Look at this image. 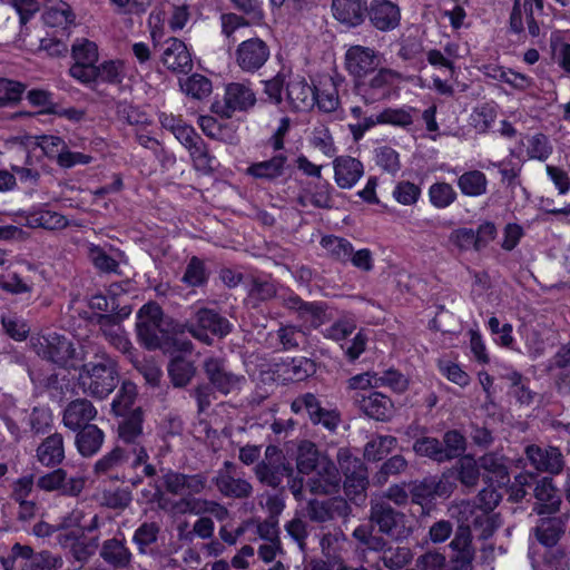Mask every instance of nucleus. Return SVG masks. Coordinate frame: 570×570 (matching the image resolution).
<instances>
[{
    "label": "nucleus",
    "instance_id": "ea45409f",
    "mask_svg": "<svg viewBox=\"0 0 570 570\" xmlns=\"http://www.w3.org/2000/svg\"><path fill=\"white\" fill-rule=\"evenodd\" d=\"M346 544L347 540L343 533H326L320 541L322 553L332 563V567L342 563V552Z\"/></svg>",
    "mask_w": 570,
    "mask_h": 570
},
{
    "label": "nucleus",
    "instance_id": "603ef678",
    "mask_svg": "<svg viewBox=\"0 0 570 570\" xmlns=\"http://www.w3.org/2000/svg\"><path fill=\"white\" fill-rule=\"evenodd\" d=\"M168 373L175 386L181 387L189 383L195 374V367L191 362L177 356L168 365Z\"/></svg>",
    "mask_w": 570,
    "mask_h": 570
},
{
    "label": "nucleus",
    "instance_id": "cd10ccee",
    "mask_svg": "<svg viewBox=\"0 0 570 570\" xmlns=\"http://www.w3.org/2000/svg\"><path fill=\"white\" fill-rule=\"evenodd\" d=\"M537 503L533 511L539 515H551L559 510L561 498L551 479L542 478L534 488Z\"/></svg>",
    "mask_w": 570,
    "mask_h": 570
},
{
    "label": "nucleus",
    "instance_id": "f3484780",
    "mask_svg": "<svg viewBox=\"0 0 570 570\" xmlns=\"http://www.w3.org/2000/svg\"><path fill=\"white\" fill-rule=\"evenodd\" d=\"M86 484L82 475L68 478L63 469L50 471L37 480V487L46 492L60 491L63 495L78 497Z\"/></svg>",
    "mask_w": 570,
    "mask_h": 570
},
{
    "label": "nucleus",
    "instance_id": "6e6d98bb",
    "mask_svg": "<svg viewBox=\"0 0 570 570\" xmlns=\"http://www.w3.org/2000/svg\"><path fill=\"white\" fill-rule=\"evenodd\" d=\"M413 450L416 454L428 456L438 462L446 461L445 451H443L442 443L435 438H421L413 444Z\"/></svg>",
    "mask_w": 570,
    "mask_h": 570
},
{
    "label": "nucleus",
    "instance_id": "79ce46f5",
    "mask_svg": "<svg viewBox=\"0 0 570 570\" xmlns=\"http://www.w3.org/2000/svg\"><path fill=\"white\" fill-rule=\"evenodd\" d=\"M563 532L562 522L558 518H541L534 529L535 537L546 547L554 546Z\"/></svg>",
    "mask_w": 570,
    "mask_h": 570
},
{
    "label": "nucleus",
    "instance_id": "49530a36",
    "mask_svg": "<svg viewBox=\"0 0 570 570\" xmlns=\"http://www.w3.org/2000/svg\"><path fill=\"white\" fill-rule=\"evenodd\" d=\"M321 460H327L326 458H320L315 445L311 442H304L298 448L297 454V470L299 473L309 474L315 470L318 471Z\"/></svg>",
    "mask_w": 570,
    "mask_h": 570
},
{
    "label": "nucleus",
    "instance_id": "a878e982",
    "mask_svg": "<svg viewBox=\"0 0 570 570\" xmlns=\"http://www.w3.org/2000/svg\"><path fill=\"white\" fill-rule=\"evenodd\" d=\"M286 98L292 109L307 110L315 102V89L303 77H291L286 83Z\"/></svg>",
    "mask_w": 570,
    "mask_h": 570
},
{
    "label": "nucleus",
    "instance_id": "c85d7f7f",
    "mask_svg": "<svg viewBox=\"0 0 570 570\" xmlns=\"http://www.w3.org/2000/svg\"><path fill=\"white\" fill-rule=\"evenodd\" d=\"M454 551L449 570H472L474 549L471 546L470 532L458 530L450 543Z\"/></svg>",
    "mask_w": 570,
    "mask_h": 570
},
{
    "label": "nucleus",
    "instance_id": "e2e57ef3",
    "mask_svg": "<svg viewBox=\"0 0 570 570\" xmlns=\"http://www.w3.org/2000/svg\"><path fill=\"white\" fill-rule=\"evenodd\" d=\"M315 102L324 112L335 111L340 106L338 92L335 83L331 80L321 90H315Z\"/></svg>",
    "mask_w": 570,
    "mask_h": 570
},
{
    "label": "nucleus",
    "instance_id": "37998d69",
    "mask_svg": "<svg viewBox=\"0 0 570 570\" xmlns=\"http://www.w3.org/2000/svg\"><path fill=\"white\" fill-rule=\"evenodd\" d=\"M179 86L185 95L197 100L207 98L213 90L212 81L199 73H194L190 77L180 80Z\"/></svg>",
    "mask_w": 570,
    "mask_h": 570
},
{
    "label": "nucleus",
    "instance_id": "a18cd8bd",
    "mask_svg": "<svg viewBox=\"0 0 570 570\" xmlns=\"http://www.w3.org/2000/svg\"><path fill=\"white\" fill-rule=\"evenodd\" d=\"M83 535L82 530H73L68 533L57 534V541L62 548H70L76 560L80 562L87 561L91 551L83 543L80 542V538Z\"/></svg>",
    "mask_w": 570,
    "mask_h": 570
},
{
    "label": "nucleus",
    "instance_id": "a211bd4d",
    "mask_svg": "<svg viewBox=\"0 0 570 570\" xmlns=\"http://www.w3.org/2000/svg\"><path fill=\"white\" fill-rule=\"evenodd\" d=\"M291 407L296 414L305 411L313 423L322 424L331 431L336 429L340 421L337 413L323 409L317 397L312 393H305L297 396L292 402Z\"/></svg>",
    "mask_w": 570,
    "mask_h": 570
},
{
    "label": "nucleus",
    "instance_id": "6e6552de",
    "mask_svg": "<svg viewBox=\"0 0 570 570\" xmlns=\"http://www.w3.org/2000/svg\"><path fill=\"white\" fill-rule=\"evenodd\" d=\"M371 520L381 532L400 540L410 534V527L406 525V518L403 513L395 511L384 499L372 502Z\"/></svg>",
    "mask_w": 570,
    "mask_h": 570
},
{
    "label": "nucleus",
    "instance_id": "052dcab7",
    "mask_svg": "<svg viewBox=\"0 0 570 570\" xmlns=\"http://www.w3.org/2000/svg\"><path fill=\"white\" fill-rule=\"evenodd\" d=\"M321 244L328 254L341 262H347L353 252V246L348 240L336 236H325Z\"/></svg>",
    "mask_w": 570,
    "mask_h": 570
},
{
    "label": "nucleus",
    "instance_id": "0e129e2a",
    "mask_svg": "<svg viewBox=\"0 0 570 570\" xmlns=\"http://www.w3.org/2000/svg\"><path fill=\"white\" fill-rule=\"evenodd\" d=\"M181 281L191 287L202 286L207 282V272L202 259L194 256L186 266Z\"/></svg>",
    "mask_w": 570,
    "mask_h": 570
},
{
    "label": "nucleus",
    "instance_id": "72a5a7b5",
    "mask_svg": "<svg viewBox=\"0 0 570 570\" xmlns=\"http://www.w3.org/2000/svg\"><path fill=\"white\" fill-rule=\"evenodd\" d=\"M480 468L487 473L491 482L503 484L509 481L505 458L499 452H490L479 460Z\"/></svg>",
    "mask_w": 570,
    "mask_h": 570
},
{
    "label": "nucleus",
    "instance_id": "774afa93",
    "mask_svg": "<svg viewBox=\"0 0 570 570\" xmlns=\"http://www.w3.org/2000/svg\"><path fill=\"white\" fill-rule=\"evenodd\" d=\"M438 367L442 375H444L452 383L461 387L470 384V375L459 364L451 361L441 360L438 362Z\"/></svg>",
    "mask_w": 570,
    "mask_h": 570
},
{
    "label": "nucleus",
    "instance_id": "4468645a",
    "mask_svg": "<svg viewBox=\"0 0 570 570\" xmlns=\"http://www.w3.org/2000/svg\"><path fill=\"white\" fill-rule=\"evenodd\" d=\"M543 11V0H524L523 4L517 1L510 17L511 29L519 33L527 26L529 35L533 38L540 36L538 18Z\"/></svg>",
    "mask_w": 570,
    "mask_h": 570
},
{
    "label": "nucleus",
    "instance_id": "393cba45",
    "mask_svg": "<svg viewBox=\"0 0 570 570\" xmlns=\"http://www.w3.org/2000/svg\"><path fill=\"white\" fill-rule=\"evenodd\" d=\"M368 17L376 29L387 31L399 26L401 12L397 4L390 0H373Z\"/></svg>",
    "mask_w": 570,
    "mask_h": 570
},
{
    "label": "nucleus",
    "instance_id": "ddd939ff",
    "mask_svg": "<svg viewBox=\"0 0 570 570\" xmlns=\"http://www.w3.org/2000/svg\"><path fill=\"white\" fill-rule=\"evenodd\" d=\"M269 56L268 45L258 37L242 41L235 51L237 66L249 73L259 70L268 61Z\"/></svg>",
    "mask_w": 570,
    "mask_h": 570
},
{
    "label": "nucleus",
    "instance_id": "20e7f679",
    "mask_svg": "<svg viewBox=\"0 0 570 570\" xmlns=\"http://www.w3.org/2000/svg\"><path fill=\"white\" fill-rule=\"evenodd\" d=\"M186 328L194 338L212 345V336L219 338L227 336L233 330V324L215 309L200 307L195 309L187 321Z\"/></svg>",
    "mask_w": 570,
    "mask_h": 570
},
{
    "label": "nucleus",
    "instance_id": "5fc2aeb1",
    "mask_svg": "<svg viewBox=\"0 0 570 570\" xmlns=\"http://www.w3.org/2000/svg\"><path fill=\"white\" fill-rule=\"evenodd\" d=\"M95 81L119 83L125 77V66L120 60L105 61L95 68Z\"/></svg>",
    "mask_w": 570,
    "mask_h": 570
},
{
    "label": "nucleus",
    "instance_id": "7ed1b4c3",
    "mask_svg": "<svg viewBox=\"0 0 570 570\" xmlns=\"http://www.w3.org/2000/svg\"><path fill=\"white\" fill-rule=\"evenodd\" d=\"M417 109L403 105L401 107H385L376 114L365 117L362 121L348 124V130L354 141H360L364 135L379 125H390L402 129L410 128L417 116Z\"/></svg>",
    "mask_w": 570,
    "mask_h": 570
},
{
    "label": "nucleus",
    "instance_id": "7c9ffc66",
    "mask_svg": "<svg viewBox=\"0 0 570 570\" xmlns=\"http://www.w3.org/2000/svg\"><path fill=\"white\" fill-rule=\"evenodd\" d=\"M334 18L348 27H356L364 20L365 7L361 0H333Z\"/></svg>",
    "mask_w": 570,
    "mask_h": 570
},
{
    "label": "nucleus",
    "instance_id": "b1692460",
    "mask_svg": "<svg viewBox=\"0 0 570 570\" xmlns=\"http://www.w3.org/2000/svg\"><path fill=\"white\" fill-rule=\"evenodd\" d=\"M525 454L530 463L538 471L559 473L562 470L563 460L558 448L529 445L525 449Z\"/></svg>",
    "mask_w": 570,
    "mask_h": 570
},
{
    "label": "nucleus",
    "instance_id": "8fccbe9b",
    "mask_svg": "<svg viewBox=\"0 0 570 570\" xmlns=\"http://www.w3.org/2000/svg\"><path fill=\"white\" fill-rule=\"evenodd\" d=\"M421 195V187L409 180L397 181L392 190L393 199L403 206H415Z\"/></svg>",
    "mask_w": 570,
    "mask_h": 570
},
{
    "label": "nucleus",
    "instance_id": "2eb2a0df",
    "mask_svg": "<svg viewBox=\"0 0 570 570\" xmlns=\"http://www.w3.org/2000/svg\"><path fill=\"white\" fill-rule=\"evenodd\" d=\"M161 63L171 72L187 73L193 69L191 55L178 38H168L159 45Z\"/></svg>",
    "mask_w": 570,
    "mask_h": 570
},
{
    "label": "nucleus",
    "instance_id": "e433bc0d",
    "mask_svg": "<svg viewBox=\"0 0 570 570\" xmlns=\"http://www.w3.org/2000/svg\"><path fill=\"white\" fill-rule=\"evenodd\" d=\"M100 557L116 568H126L131 561V552L125 542L115 538L102 543Z\"/></svg>",
    "mask_w": 570,
    "mask_h": 570
},
{
    "label": "nucleus",
    "instance_id": "4be33fe9",
    "mask_svg": "<svg viewBox=\"0 0 570 570\" xmlns=\"http://www.w3.org/2000/svg\"><path fill=\"white\" fill-rule=\"evenodd\" d=\"M334 180L342 189L353 188L364 175L363 164L351 156H338L333 160Z\"/></svg>",
    "mask_w": 570,
    "mask_h": 570
},
{
    "label": "nucleus",
    "instance_id": "f257e3e1",
    "mask_svg": "<svg viewBox=\"0 0 570 570\" xmlns=\"http://www.w3.org/2000/svg\"><path fill=\"white\" fill-rule=\"evenodd\" d=\"M118 381L117 364L107 354L83 364L79 373L82 391L97 399L107 397L116 389Z\"/></svg>",
    "mask_w": 570,
    "mask_h": 570
},
{
    "label": "nucleus",
    "instance_id": "de8ad7c7",
    "mask_svg": "<svg viewBox=\"0 0 570 570\" xmlns=\"http://www.w3.org/2000/svg\"><path fill=\"white\" fill-rule=\"evenodd\" d=\"M396 438L379 435L370 440L364 449V456L370 461H379L387 455L396 445Z\"/></svg>",
    "mask_w": 570,
    "mask_h": 570
},
{
    "label": "nucleus",
    "instance_id": "13d9d810",
    "mask_svg": "<svg viewBox=\"0 0 570 570\" xmlns=\"http://www.w3.org/2000/svg\"><path fill=\"white\" fill-rule=\"evenodd\" d=\"M375 164L389 174H396L401 169L399 153L390 146H380L374 150Z\"/></svg>",
    "mask_w": 570,
    "mask_h": 570
},
{
    "label": "nucleus",
    "instance_id": "864d4df0",
    "mask_svg": "<svg viewBox=\"0 0 570 570\" xmlns=\"http://www.w3.org/2000/svg\"><path fill=\"white\" fill-rule=\"evenodd\" d=\"M309 144L326 157H333L337 151L333 136L325 125H318L313 128Z\"/></svg>",
    "mask_w": 570,
    "mask_h": 570
},
{
    "label": "nucleus",
    "instance_id": "39448f33",
    "mask_svg": "<svg viewBox=\"0 0 570 570\" xmlns=\"http://www.w3.org/2000/svg\"><path fill=\"white\" fill-rule=\"evenodd\" d=\"M459 528L458 530H465L472 535V531L476 533L480 539L490 538L494 531L500 527L501 521L497 513L490 512L487 509L475 507L470 501H462L456 505Z\"/></svg>",
    "mask_w": 570,
    "mask_h": 570
},
{
    "label": "nucleus",
    "instance_id": "aec40b11",
    "mask_svg": "<svg viewBox=\"0 0 570 570\" xmlns=\"http://www.w3.org/2000/svg\"><path fill=\"white\" fill-rule=\"evenodd\" d=\"M379 65L375 50L363 46H352L345 53V66L348 72L361 79Z\"/></svg>",
    "mask_w": 570,
    "mask_h": 570
},
{
    "label": "nucleus",
    "instance_id": "9b49d317",
    "mask_svg": "<svg viewBox=\"0 0 570 570\" xmlns=\"http://www.w3.org/2000/svg\"><path fill=\"white\" fill-rule=\"evenodd\" d=\"M35 352L57 365L67 366L75 354L71 342L65 336L49 334L31 340Z\"/></svg>",
    "mask_w": 570,
    "mask_h": 570
},
{
    "label": "nucleus",
    "instance_id": "473e14b6",
    "mask_svg": "<svg viewBox=\"0 0 570 570\" xmlns=\"http://www.w3.org/2000/svg\"><path fill=\"white\" fill-rule=\"evenodd\" d=\"M99 325L105 338L118 351L127 354L131 350V343L125 334L121 325L109 315H101Z\"/></svg>",
    "mask_w": 570,
    "mask_h": 570
},
{
    "label": "nucleus",
    "instance_id": "2f4dec72",
    "mask_svg": "<svg viewBox=\"0 0 570 570\" xmlns=\"http://www.w3.org/2000/svg\"><path fill=\"white\" fill-rule=\"evenodd\" d=\"M456 185L463 196L480 197L488 193L489 180L483 171L471 169L458 176Z\"/></svg>",
    "mask_w": 570,
    "mask_h": 570
},
{
    "label": "nucleus",
    "instance_id": "c9c22d12",
    "mask_svg": "<svg viewBox=\"0 0 570 570\" xmlns=\"http://www.w3.org/2000/svg\"><path fill=\"white\" fill-rule=\"evenodd\" d=\"M104 432L97 425L83 426L76 436V445L83 456L97 453L104 443Z\"/></svg>",
    "mask_w": 570,
    "mask_h": 570
},
{
    "label": "nucleus",
    "instance_id": "58836bf2",
    "mask_svg": "<svg viewBox=\"0 0 570 570\" xmlns=\"http://www.w3.org/2000/svg\"><path fill=\"white\" fill-rule=\"evenodd\" d=\"M63 564L62 559L49 551L35 552L30 547L24 562L20 564L21 570H57Z\"/></svg>",
    "mask_w": 570,
    "mask_h": 570
},
{
    "label": "nucleus",
    "instance_id": "dca6fc26",
    "mask_svg": "<svg viewBox=\"0 0 570 570\" xmlns=\"http://www.w3.org/2000/svg\"><path fill=\"white\" fill-rule=\"evenodd\" d=\"M214 482L218 491L228 498H248L253 492L252 484L239 475L234 463L226 461L217 471Z\"/></svg>",
    "mask_w": 570,
    "mask_h": 570
},
{
    "label": "nucleus",
    "instance_id": "f8f14e48",
    "mask_svg": "<svg viewBox=\"0 0 570 570\" xmlns=\"http://www.w3.org/2000/svg\"><path fill=\"white\" fill-rule=\"evenodd\" d=\"M204 371L210 384L225 395L239 391L246 381L245 376L233 373L222 357L206 358Z\"/></svg>",
    "mask_w": 570,
    "mask_h": 570
},
{
    "label": "nucleus",
    "instance_id": "680f3d73",
    "mask_svg": "<svg viewBox=\"0 0 570 570\" xmlns=\"http://www.w3.org/2000/svg\"><path fill=\"white\" fill-rule=\"evenodd\" d=\"M23 83L7 78H0V107H9L17 104L24 91Z\"/></svg>",
    "mask_w": 570,
    "mask_h": 570
},
{
    "label": "nucleus",
    "instance_id": "0eeeda50",
    "mask_svg": "<svg viewBox=\"0 0 570 570\" xmlns=\"http://www.w3.org/2000/svg\"><path fill=\"white\" fill-rule=\"evenodd\" d=\"M337 461L345 475V494L351 500L363 501L368 485L367 469L364 463L358 458L353 456L346 449L338 450Z\"/></svg>",
    "mask_w": 570,
    "mask_h": 570
},
{
    "label": "nucleus",
    "instance_id": "6ab92c4d",
    "mask_svg": "<svg viewBox=\"0 0 570 570\" xmlns=\"http://www.w3.org/2000/svg\"><path fill=\"white\" fill-rule=\"evenodd\" d=\"M256 102L254 91L249 86L239 82H232L226 86L224 106H216V112L230 118L235 111H244Z\"/></svg>",
    "mask_w": 570,
    "mask_h": 570
},
{
    "label": "nucleus",
    "instance_id": "3c124183",
    "mask_svg": "<svg viewBox=\"0 0 570 570\" xmlns=\"http://www.w3.org/2000/svg\"><path fill=\"white\" fill-rule=\"evenodd\" d=\"M525 148L530 159L540 161L547 160L553 151L549 138L541 132L529 136L525 141Z\"/></svg>",
    "mask_w": 570,
    "mask_h": 570
},
{
    "label": "nucleus",
    "instance_id": "412c9836",
    "mask_svg": "<svg viewBox=\"0 0 570 570\" xmlns=\"http://www.w3.org/2000/svg\"><path fill=\"white\" fill-rule=\"evenodd\" d=\"M307 481L309 491L314 494H330L336 492L341 478L335 464L330 460H321L318 471Z\"/></svg>",
    "mask_w": 570,
    "mask_h": 570
},
{
    "label": "nucleus",
    "instance_id": "f03ea898",
    "mask_svg": "<svg viewBox=\"0 0 570 570\" xmlns=\"http://www.w3.org/2000/svg\"><path fill=\"white\" fill-rule=\"evenodd\" d=\"M402 76L390 68H381L376 72L368 73L361 79H356L354 90L355 95L365 105L390 100L397 95Z\"/></svg>",
    "mask_w": 570,
    "mask_h": 570
},
{
    "label": "nucleus",
    "instance_id": "bb28decb",
    "mask_svg": "<svg viewBox=\"0 0 570 570\" xmlns=\"http://www.w3.org/2000/svg\"><path fill=\"white\" fill-rule=\"evenodd\" d=\"M97 415L92 403L86 399H78L70 402L63 411L62 422L66 428L76 431L86 425Z\"/></svg>",
    "mask_w": 570,
    "mask_h": 570
},
{
    "label": "nucleus",
    "instance_id": "338daca9",
    "mask_svg": "<svg viewBox=\"0 0 570 570\" xmlns=\"http://www.w3.org/2000/svg\"><path fill=\"white\" fill-rule=\"evenodd\" d=\"M159 527L154 522H144L134 533L132 541L137 544L138 550L144 553L146 548L157 541Z\"/></svg>",
    "mask_w": 570,
    "mask_h": 570
},
{
    "label": "nucleus",
    "instance_id": "423d86ee",
    "mask_svg": "<svg viewBox=\"0 0 570 570\" xmlns=\"http://www.w3.org/2000/svg\"><path fill=\"white\" fill-rule=\"evenodd\" d=\"M136 327L145 347L156 350L163 346L166 332L163 328V311L157 303H147L138 311Z\"/></svg>",
    "mask_w": 570,
    "mask_h": 570
},
{
    "label": "nucleus",
    "instance_id": "09e8293b",
    "mask_svg": "<svg viewBox=\"0 0 570 570\" xmlns=\"http://www.w3.org/2000/svg\"><path fill=\"white\" fill-rule=\"evenodd\" d=\"M186 149L188 150L194 167L197 170L208 173L214 168L215 157L209 154V150L200 136Z\"/></svg>",
    "mask_w": 570,
    "mask_h": 570
},
{
    "label": "nucleus",
    "instance_id": "5701e85b",
    "mask_svg": "<svg viewBox=\"0 0 570 570\" xmlns=\"http://www.w3.org/2000/svg\"><path fill=\"white\" fill-rule=\"evenodd\" d=\"M354 400L367 416L376 421H389L394 414L393 402L380 392H371L368 395L356 393Z\"/></svg>",
    "mask_w": 570,
    "mask_h": 570
},
{
    "label": "nucleus",
    "instance_id": "c756f323",
    "mask_svg": "<svg viewBox=\"0 0 570 570\" xmlns=\"http://www.w3.org/2000/svg\"><path fill=\"white\" fill-rule=\"evenodd\" d=\"M36 458L38 462L51 468L59 465L65 459L63 438L59 433L47 436L37 448Z\"/></svg>",
    "mask_w": 570,
    "mask_h": 570
},
{
    "label": "nucleus",
    "instance_id": "a19ab883",
    "mask_svg": "<svg viewBox=\"0 0 570 570\" xmlns=\"http://www.w3.org/2000/svg\"><path fill=\"white\" fill-rule=\"evenodd\" d=\"M430 204L436 209L450 207L458 199V194L453 186L445 181H436L428 189Z\"/></svg>",
    "mask_w": 570,
    "mask_h": 570
},
{
    "label": "nucleus",
    "instance_id": "69168bd1",
    "mask_svg": "<svg viewBox=\"0 0 570 570\" xmlns=\"http://www.w3.org/2000/svg\"><path fill=\"white\" fill-rule=\"evenodd\" d=\"M480 464L472 456L465 455L459 460V479L465 487L476 485L480 476Z\"/></svg>",
    "mask_w": 570,
    "mask_h": 570
},
{
    "label": "nucleus",
    "instance_id": "f704fd0d",
    "mask_svg": "<svg viewBox=\"0 0 570 570\" xmlns=\"http://www.w3.org/2000/svg\"><path fill=\"white\" fill-rule=\"evenodd\" d=\"M286 160L284 155H276L268 160L252 164L246 173L256 179L272 180L284 174Z\"/></svg>",
    "mask_w": 570,
    "mask_h": 570
},
{
    "label": "nucleus",
    "instance_id": "4d7b16f0",
    "mask_svg": "<svg viewBox=\"0 0 570 570\" xmlns=\"http://www.w3.org/2000/svg\"><path fill=\"white\" fill-rule=\"evenodd\" d=\"M75 16L67 3H61L59 7L48 9L43 14V21L47 26L52 28L67 29L73 23Z\"/></svg>",
    "mask_w": 570,
    "mask_h": 570
},
{
    "label": "nucleus",
    "instance_id": "4c0bfd02",
    "mask_svg": "<svg viewBox=\"0 0 570 570\" xmlns=\"http://www.w3.org/2000/svg\"><path fill=\"white\" fill-rule=\"evenodd\" d=\"M28 226L32 228H45L49 230H58L67 227V218L53 210L40 208L29 214Z\"/></svg>",
    "mask_w": 570,
    "mask_h": 570
},
{
    "label": "nucleus",
    "instance_id": "c03bdc74",
    "mask_svg": "<svg viewBox=\"0 0 570 570\" xmlns=\"http://www.w3.org/2000/svg\"><path fill=\"white\" fill-rule=\"evenodd\" d=\"M497 117V107L492 104H483L473 109L470 124L478 132L484 134L493 126Z\"/></svg>",
    "mask_w": 570,
    "mask_h": 570
},
{
    "label": "nucleus",
    "instance_id": "1a4fd4ad",
    "mask_svg": "<svg viewBox=\"0 0 570 570\" xmlns=\"http://www.w3.org/2000/svg\"><path fill=\"white\" fill-rule=\"evenodd\" d=\"M257 479L272 488L278 487L284 478L293 474V468L285 461L283 452L275 445H268L265 450V460L255 466Z\"/></svg>",
    "mask_w": 570,
    "mask_h": 570
},
{
    "label": "nucleus",
    "instance_id": "bf43d9fd",
    "mask_svg": "<svg viewBox=\"0 0 570 570\" xmlns=\"http://www.w3.org/2000/svg\"><path fill=\"white\" fill-rule=\"evenodd\" d=\"M137 395L136 385L131 382H124L116 397L111 403V409L116 415H125L131 407Z\"/></svg>",
    "mask_w": 570,
    "mask_h": 570
},
{
    "label": "nucleus",
    "instance_id": "9d476101",
    "mask_svg": "<svg viewBox=\"0 0 570 570\" xmlns=\"http://www.w3.org/2000/svg\"><path fill=\"white\" fill-rule=\"evenodd\" d=\"M72 57L75 63L69 69L70 76L85 85L94 82L98 61L97 45L87 39L77 40L72 46Z\"/></svg>",
    "mask_w": 570,
    "mask_h": 570
}]
</instances>
